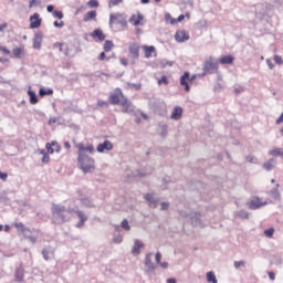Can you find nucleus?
I'll use <instances>...</instances> for the list:
<instances>
[{"label": "nucleus", "instance_id": "obj_60", "mask_svg": "<svg viewBox=\"0 0 283 283\" xmlns=\"http://www.w3.org/2000/svg\"><path fill=\"white\" fill-rule=\"evenodd\" d=\"M0 180H3V182H6L8 180V174L0 171Z\"/></svg>", "mask_w": 283, "mask_h": 283}, {"label": "nucleus", "instance_id": "obj_8", "mask_svg": "<svg viewBox=\"0 0 283 283\" xmlns=\"http://www.w3.org/2000/svg\"><path fill=\"white\" fill-rule=\"evenodd\" d=\"M129 57L133 60H138L140 56V44L133 42L128 44Z\"/></svg>", "mask_w": 283, "mask_h": 283}, {"label": "nucleus", "instance_id": "obj_25", "mask_svg": "<svg viewBox=\"0 0 283 283\" xmlns=\"http://www.w3.org/2000/svg\"><path fill=\"white\" fill-rule=\"evenodd\" d=\"M263 169H265V171H271V170L275 169V159L272 158V159L264 161Z\"/></svg>", "mask_w": 283, "mask_h": 283}, {"label": "nucleus", "instance_id": "obj_34", "mask_svg": "<svg viewBox=\"0 0 283 283\" xmlns=\"http://www.w3.org/2000/svg\"><path fill=\"white\" fill-rule=\"evenodd\" d=\"M206 277H207L208 283H218V279L216 277V273H213L212 271L207 272Z\"/></svg>", "mask_w": 283, "mask_h": 283}, {"label": "nucleus", "instance_id": "obj_53", "mask_svg": "<svg viewBox=\"0 0 283 283\" xmlns=\"http://www.w3.org/2000/svg\"><path fill=\"white\" fill-rule=\"evenodd\" d=\"M244 92V87L242 86H237L234 87V94L238 96Z\"/></svg>", "mask_w": 283, "mask_h": 283}, {"label": "nucleus", "instance_id": "obj_7", "mask_svg": "<svg viewBox=\"0 0 283 283\" xmlns=\"http://www.w3.org/2000/svg\"><path fill=\"white\" fill-rule=\"evenodd\" d=\"M129 23L135 28H138V25H145V15H143L140 11H137L129 18Z\"/></svg>", "mask_w": 283, "mask_h": 283}, {"label": "nucleus", "instance_id": "obj_59", "mask_svg": "<svg viewBox=\"0 0 283 283\" xmlns=\"http://www.w3.org/2000/svg\"><path fill=\"white\" fill-rule=\"evenodd\" d=\"M42 163H44L45 165H48V163H50V155L49 154H46V155H43V157H42Z\"/></svg>", "mask_w": 283, "mask_h": 283}, {"label": "nucleus", "instance_id": "obj_26", "mask_svg": "<svg viewBox=\"0 0 283 283\" xmlns=\"http://www.w3.org/2000/svg\"><path fill=\"white\" fill-rule=\"evenodd\" d=\"M97 13L96 11H88L84 14L83 21L87 23V21H96Z\"/></svg>", "mask_w": 283, "mask_h": 283}, {"label": "nucleus", "instance_id": "obj_64", "mask_svg": "<svg viewBox=\"0 0 283 283\" xmlns=\"http://www.w3.org/2000/svg\"><path fill=\"white\" fill-rule=\"evenodd\" d=\"M221 90H222V86L220 85V83H217L214 85V92H221Z\"/></svg>", "mask_w": 283, "mask_h": 283}, {"label": "nucleus", "instance_id": "obj_4", "mask_svg": "<svg viewBox=\"0 0 283 283\" xmlns=\"http://www.w3.org/2000/svg\"><path fill=\"white\" fill-rule=\"evenodd\" d=\"M205 75H206L205 73L189 75V72H185V74L180 78V85H182L185 87L186 92H189V84L193 83L196 81V78H198V76L202 77Z\"/></svg>", "mask_w": 283, "mask_h": 283}, {"label": "nucleus", "instance_id": "obj_56", "mask_svg": "<svg viewBox=\"0 0 283 283\" xmlns=\"http://www.w3.org/2000/svg\"><path fill=\"white\" fill-rule=\"evenodd\" d=\"M0 52H2V54H6L7 56L10 54V50L2 45H0Z\"/></svg>", "mask_w": 283, "mask_h": 283}, {"label": "nucleus", "instance_id": "obj_23", "mask_svg": "<svg viewBox=\"0 0 283 283\" xmlns=\"http://www.w3.org/2000/svg\"><path fill=\"white\" fill-rule=\"evenodd\" d=\"M122 19H123V14H120V13H111L109 14V24L114 25L116 23H120Z\"/></svg>", "mask_w": 283, "mask_h": 283}, {"label": "nucleus", "instance_id": "obj_30", "mask_svg": "<svg viewBox=\"0 0 283 283\" xmlns=\"http://www.w3.org/2000/svg\"><path fill=\"white\" fill-rule=\"evenodd\" d=\"M280 184H276V187L273 188L272 190H270V196L274 199V200H280Z\"/></svg>", "mask_w": 283, "mask_h": 283}, {"label": "nucleus", "instance_id": "obj_16", "mask_svg": "<svg viewBox=\"0 0 283 283\" xmlns=\"http://www.w3.org/2000/svg\"><path fill=\"white\" fill-rule=\"evenodd\" d=\"M24 238L29 240L31 244H36V239L41 238V231L32 230L31 233H29L28 235H24Z\"/></svg>", "mask_w": 283, "mask_h": 283}, {"label": "nucleus", "instance_id": "obj_32", "mask_svg": "<svg viewBox=\"0 0 283 283\" xmlns=\"http://www.w3.org/2000/svg\"><path fill=\"white\" fill-rule=\"evenodd\" d=\"M92 36L94 39H98V41H105V35L103 34V31L99 29L94 30Z\"/></svg>", "mask_w": 283, "mask_h": 283}, {"label": "nucleus", "instance_id": "obj_28", "mask_svg": "<svg viewBox=\"0 0 283 283\" xmlns=\"http://www.w3.org/2000/svg\"><path fill=\"white\" fill-rule=\"evenodd\" d=\"M43 43V35L36 34L33 41V48L35 50H41V44Z\"/></svg>", "mask_w": 283, "mask_h": 283}, {"label": "nucleus", "instance_id": "obj_55", "mask_svg": "<svg viewBox=\"0 0 283 283\" xmlns=\"http://www.w3.org/2000/svg\"><path fill=\"white\" fill-rule=\"evenodd\" d=\"M53 25H54V28H64L65 27V22H63V21H54L53 22Z\"/></svg>", "mask_w": 283, "mask_h": 283}, {"label": "nucleus", "instance_id": "obj_20", "mask_svg": "<svg viewBox=\"0 0 283 283\" xmlns=\"http://www.w3.org/2000/svg\"><path fill=\"white\" fill-rule=\"evenodd\" d=\"M172 120H180L182 118V107L176 106L170 115Z\"/></svg>", "mask_w": 283, "mask_h": 283}, {"label": "nucleus", "instance_id": "obj_57", "mask_svg": "<svg viewBox=\"0 0 283 283\" xmlns=\"http://www.w3.org/2000/svg\"><path fill=\"white\" fill-rule=\"evenodd\" d=\"M97 107H107V102H105L103 99H98L97 101Z\"/></svg>", "mask_w": 283, "mask_h": 283}, {"label": "nucleus", "instance_id": "obj_49", "mask_svg": "<svg viewBox=\"0 0 283 283\" xmlns=\"http://www.w3.org/2000/svg\"><path fill=\"white\" fill-rule=\"evenodd\" d=\"M52 145H53L54 151H56V154H60L61 153V145H59L57 142H52Z\"/></svg>", "mask_w": 283, "mask_h": 283}, {"label": "nucleus", "instance_id": "obj_5", "mask_svg": "<svg viewBox=\"0 0 283 283\" xmlns=\"http://www.w3.org/2000/svg\"><path fill=\"white\" fill-rule=\"evenodd\" d=\"M266 205H269V199H263L260 197H252L248 202L249 209L252 210L262 209V207H266Z\"/></svg>", "mask_w": 283, "mask_h": 283}, {"label": "nucleus", "instance_id": "obj_24", "mask_svg": "<svg viewBox=\"0 0 283 283\" xmlns=\"http://www.w3.org/2000/svg\"><path fill=\"white\" fill-rule=\"evenodd\" d=\"M233 61H235V57H233V55H223L219 60V63H221V65H231L233 64Z\"/></svg>", "mask_w": 283, "mask_h": 283}, {"label": "nucleus", "instance_id": "obj_19", "mask_svg": "<svg viewBox=\"0 0 283 283\" xmlns=\"http://www.w3.org/2000/svg\"><path fill=\"white\" fill-rule=\"evenodd\" d=\"M13 59H23L25 56V46L14 48L12 51Z\"/></svg>", "mask_w": 283, "mask_h": 283}, {"label": "nucleus", "instance_id": "obj_54", "mask_svg": "<svg viewBox=\"0 0 283 283\" xmlns=\"http://www.w3.org/2000/svg\"><path fill=\"white\" fill-rule=\"evenodd\" d=\"M167 209H169V202H166V201L161 202L160 203V210L161 211H167Z\"/></svg>", "mask_w": 283, "mask_h": 283}, {"label": "nucleus", "instance_id": "obj_31", "mask_svg": "<svg viewBox=\"0 0 283 283\" xmlns=\"http://www.w3.org/2000/svg\"><path fill=\"white\" fill-rule=\"evenodd\" d=\"M29 97H30V104L31 105H36L39 103V97H36V93L32 90L28 91Z\"/></svg>", "mask_w": 283, "mask_h": 283}, {"label": "nucleus", "instance_id": "obj_48", "mask_svg": "<svg viewBox=\"0 0 283 283\" xmlns=\"http://www.w3.org/2000/svg\"><path fill=\"white\" fill-rule=\"evenodd\" d=\"M158 85H167L169 81L167 80V76L163 75L161 78L158 80Z\"/></svg>", "mask_w": 283, "mask_h": 283}, {"label": "nucleus", "instance_id": "obj_1", "mask_svg": "<svg viewBox=\"0 0 283 283\" xmlns=\"http://www.w3.org/2000/svg\"><path fill=\"white\" fill-rule=\"evenodd\" d=\"M77 149V167L83 174H94L96 171V161L87 154H94V146H85L82 143L75 144Z\"/></svg>", "mask_w": 283, "mask_h": 283}, {"label": "nucleus", "instance_id": "obj_52", "mask_svg": "<svg viewBox=\"0 0 283 283\" xmlns=\"http://www.w3.org/2000/svg\"><path fill=\"white\" fill-rule=\"evenodd\" d=\"M274 62L276 63V65H283L282 56L274 55Z\"/></svg>", "mask_w": 283, "mask_h": 283}, {"label": "nucleus", "instance_id": "obj_40", "mask_svg": "<svg viewBox=\"0 0 283 283\" xmlns=\"http://www.w3.org/2000/svg\"><path fill=\"white\" fill-rule=\"evenodd\" d=\"M15 279L18 280V282H23V269L19 268L15 271Z\"/></svg>", "mask_w": 283, "mask_h": 283}, {"label": "nucleus", "instance_id": "obj_9", "mask_svg": "<svg viewBox=\"0 0 283 283\" xmlns=\"http://www.w3.org/2000/svg\"><path fill=\"white\" fill-rule=\"evenodd\" d=\"M29 21H30V29L36 30L43 23V18L41 17V14L35 12L32 15H30Z\"/></svg>", "mask_w": 283, "mask_h": 283}, {"label": "nucleus", "instance_id": "obj_51", "mask_svg": "<svg viewBox=\"0 0 283 283\" xmlns=\"http://www.w3.org/2000/svg\"><path fill=\"white\" fill-rule=\"evenodd\" d=\"M45 148L48 149V154H54V146L52 145V143H48L45 145Z\"/></svg>", "mask_w": 283, "mask_h": 283}, {"label": "nucleus", "instance_id": "obj_15", "mask_svg": "<svg viewBox=\"0 0 283 283\" xmlns=\"http://www.w3.org/2000/svg\"><path fill=\"white\" fill-rule=\"evenodd\" d=\"M112 149H114V145L109 140H105L97 146L98 154H103V151H112Z\"/></svg>", "mask_w": 283, "mask_h": 283}, {"label": "nucleus", "instance_id": "obj_41", "mask_svg": "<svg viewBox=\"0 0 283 283\" xmlns=\"http://www.w3.org/2000/svg\"><path fill=\"white\" fill-rule=\"evenodd\" d=\"M247 163H250L251 165H258V158L253 155L245 157Z\"/></svg>", "mask_w": 283, "mask_h": 283}, {"label": "nucleus", "instance_id": "obj_63", "mask_svg": "<svg viewBox=\"0 0 283 283\" xmlns=\"http://www.w3.org/2000/svg\"><path fill=\"white\" fill-rule=\"evenodd\" d=\"M39 0H30L29 2V8H34V6H36Z\"/></svg>", "mask_w": 283, "mask_h": 283}, {"label": "nucleus", "instance_id": "obj_36", "mask_svg": "<svg viewBox=\"0 0 283 283\" xmlns=\"http://www.w3.org/2000/svg\"><path fill=\"white\" fill-rule=\"evenodd\" d=\"M81 202L82 207H86L88 209H92L94 207V202H92V200H90L88 198L82 199Z\"/></svg>", "mask_w": 283, "mask_h": 283}, {"label": "nucleus", "instance_id": "obj_29", "mask_svg": "<svg viewBox=\"0 0 283 283\" xmlns=\"http://www.w3.org/2000/svg\"><path fill=\"white\" fill-rule=\"evenodd\" d=\"M158 132H159V136H161V138L167 137V134H168V126H167V124L160 123Z\"/></svg>", "mask_w": 283, "mask_h": 283}, {"label": "nucleus", "instance_id": "obj_12", "mask_svg": "<svg viewBox=\"0 0 283 283\" xmlns=\"http://www.w3.org/2000/svg\"><path fill=\"white\" fill-rule=\"evenodd\" d=\"M175 40L177 43H185V41H189V33L185 30H178L175 34Z\"/></svg>", "mask_w": 283, "mask_h": 283}, {"label": "nucleus", "instance_id": "obj_22", "mask_svg": "<svg viewBox=\"0 0 283 283\" xmlns=\"http://www.w3.org/2000/svg\"><path fill=\"white\" fill-rule=\"evenodd\" d=\"M15 229L20 231L21 234L28 235L29 233H32V230L25 228V226L22 222L14 223Z\"/></svg>", "mask_w": 283, "mask_h": 283}, {"label": "nucleus", "instance_id": "obj_35", "mask_svg": "<svg viewBox=\"0 0 283 283\" xmlns=\"http://www.w3.org/2000/svg\"><path fill=\"white\" fill-rule=\"evenodd\" d=\"M269 156H273V157H277L281 156L283 157V148H274L272 150L269 151Z\"/></svg>", "mask_w": 283, "mask_h": 283}, {"label": "nucleus", "instance_id": "obj_6", "mask_svg": "<svg viewBox=\"0 0 283 283\" xmlns=\"http://www.w3.org/2000/svg\"><path fill=\"white\" fill-rule=\"evenodd\" d=\"M73 213H75L76 218L78 219V221L75 224V228L83 229L85 227V222L90 220V217H87V214L84 211L78 210L77 208H73Z\"/></svg>", "mask_w": 283, "mask_h": 283}, {"label": "nucleus", "instance_id": "obj_46", "mask_svg": "<svg viewBox=\"0 0 283 283\" xmlns=\"http://www.w3.org/2000/svg\"><path fill=\"white\" fill-rule=\"evenodd\" d=\"M88 8H98L99 3L98 0H90L87 2Z\"/></svg>", "mask_w": 283, "mask_h": 283}, {"label": "nucleus", "instance_id": "obj_14", "mask_svg": "<svg viewBox=\"0 0 283 283\" xmlns=\"http://www.w3.org/2000/svg\"><path fill=\"white\" fill-rule=\"evenodd\" d=\"M120 105L123 107L124 114H132V112H134V105H132V102L126 97L122 99Z\"/></svg>", "mask_w": 283, "mask_h": 283}, {"label": "nucleus", "instance_id": "obj_13", "mask_svg": "<svg viewBox=\"0 0 283 283\" xmlns=\"http://www.w3.org/2000/svg\"><path fill=\"white\" fill-rule=\"evenodd\" d=\"M151 258H154V253H148L145 258V266L147 268L148 273H154L156 271V265L151 262Z\"/></svg>", "mask_w": 283, "mask_h": 283}, {"label": "nucleus", "instance_id": "obj_10", "mask_svg": "<svg viewBox=\"0 0 283 283\" xmlns=\"http://www.w3.org/2000/svg\"><path fill=\"white\" fill-rule=\"evenodd\" d=\"M124 98L125 95H123V91H120V88H117L114 93H111L109 103L112 105H119V103H122Z\"/></svg>", "mask_w": 283, "mask_h": 283}, {"label": "nucleus", "instance_id": "obj_18", "mask_svg": "<svg viewBox=\"0 0 283 283\" xmlns=\"http://www.w3.org/2000/svg\"><path fill=\"white\" fill-rule=\"evenodd\" d=\"M145 200H147V202H149L150 207H158V197H156V195L154 193H146L144 196Z\"/></svg>", "mask_w": 283, "mask_h": 283}, {"label": "nucleus", "instance_id": "obj_43", "mask_svg": "<svg viewBox=\"0 0 283 283\" xmlns=\"http://www.w3.org/2000/svg\"><path fill=\"white\" fill-rule=\"evenodd\" d=\"M123 3V0H109L108 8H116V6H120Z\"/></svg>", "mask_w": 283, "mask_h": 283}, {"label": "nucleus", "instance_id": "obj_11", "mask_svg": "<svg viewBox=\"0 0 283 283\" xmlns=\"http://www.w3.org/2000/svg\"><path fill=\"white\" fill-rule=\"evenodd\" d=\"M142 49H143L145 59H153V57L157 56L156 46H154V45H144V46H142Z\"/></svg>", "mask_w": 283, "mask_h": 283}, {"label": "nucleus", "instance_id": "obj_33", "mask_svg": "<svg viewBox=\"0 0 283 283\" xmlns=\"http://www.w3.org/2000/svg\"><path fill=\"white\" fill-rule=\"evenodd\" d=\"M235 218H241V220H249V212L245 210H239L234 212Z\"/></svg>", "mask_w": 283, "mask_h": 283}, {"label": "nucleus", "instance_id": "obj_58", "mask_svg": "<svg viewBox=\"0 0 283 283\" xmlns=\"http://www.w3.org/2000/svg\"><path fill=\"white\" fill-rule=\"evenodd\" d=\"M155 260H156L157 264H160V260H163V254L160 252H157L155 255Z\"/></svg>", "mask_w": 283, "mask_h": 283}, {"label": "nucleus", "instance_id": "obj_27", "mask_svg": "<svg viewBox=\"0 0 283 283\" xmlns=\"http://www.w3.org/2000/svg\"><path fill=\"white\" fill-rule=\"evenodd\" d=\"M42 255L44 260H51V258L54 255V250H52V248H44L42 250Z\"/></svg>", "mask_w": 283, "mask_h": 283}, {"label": "nucleus", "instance_id": "obj_47", "mask_svg": "<svg viewBox=\"0 0 283 283\" xmlns=\"http://www.w3.org/2000/svg\"><path fill=\"white\" fill-rule=\"evenodd\" d=\"M247 266V262L244 261H234V269H240V268Z\"/></svg>", "mask_w": 283, "mask_h": 283}, {"label": "nucleus", "instance_id": "obj_42", "mask_svg": "<svg viewBox=\"0 0 283 283\" xmlns=\"http://www.w3.org/2000/svg\"><path fill=\"white\" fill-rule=\"evenodd\" d=\"M165 19L168 23H171V25H176V23H178V21H176V19H174L169 13L165 14Z\"/></svg>", "mask_w": 283, "mask_h": 283}, {"label": "nucleus", "instance_id": "obj_37", "mask_svg": "<svg viewBox=\"0 0 283 283\" xmlns=\"http://www.w3.org/2000/svg\"><path fill=\"white\" fill-rule=\"evenodd\" d=\"M39 94H40V96H50V95L54 94V91L52 88H48V90L40 88Z\"/></svg>", "mask_w": 283, "mask_h": 283}, {"label": "nucleus", "instance_id": "obj_50", "mask_svg": "<svg viewBox=\"0 0 283 283\" xmlns=\"http://www.w3.org/2000/svg\"><path fill=\"white\" fill-rule=\"evenodd\" d=\"M52 14L55 19H63V11H53Z\"/></svg>", "mask_w": 283, "mask_h": 283}, {"label": "nucleus", "instance_id": "obj_44", "mask_svg": "<svg viewBox=\"0 0 283 283\" xmlns=\"http://www.w3.org/2000/svg\"><path fill=\"white\" fill-rule=\"evenodd\" d=\"M264 235L265 238H273V233H275V229L274 228H270L268 230H264Z\"/></svg>", "mask_w": 283, "mask_h": 283}, {"label": "nucleus", "instance_id": "obj_45", "mask_svg": "<svg viewBox=\"0 0 283 283\" xmlns=\"http://www.w3.org/2000/svg\"><path fill=\"white\" fill-rule=\"evenodd\" d=\"M113 242H115V244H120V242H123V235L120 233L115 234L113 238Z\"/></svg>", "mask_w": 283, "mask_h": 283}, {"label": "nucleus", "instance_id": "obj_2", "mask_svg": "<svg viewBox=\"0 0 283 283\" xmlns=\"http://www.w3.org/2000/svg\"><path fill=\"white\" fill-rule=\"evenodd\" d=\"M51 212L52 221L54 222V224H64V222H70V220H72L74 208H67L63 205L53 203Z\"/></svg>", "mask_w": 283, "mask_h": 283}, {"label": "nucleus", "instance_id": "obj_62", "mask_svg": "<svg viewBox=\"0 0 283 283\" xmlns=\"http://www.w3.org/2000/svg\"><path fill=\"white\" fill-rule=\"evenodd\" d=\"M128 87H134L135 90H140L142 85H140V83H138V84L128 83Z\"/></svg>", "mask_w": 283, "mask_h": 283}, {"label": "nucleus", "instance_id": "obj_3", "mask_svg": "<svg viewBox=\"0 0 283 283\" xmlns=\"http://www.w3.org/2000/svg\"><path fill=\"white\" fill-rule=\"evenodd\" d=\"M182 218H189L190 224L196 229H205L208 222L205 220V216L200 212L192 211L191 209H185L179 211Z\"/></svg>", "mask_w": 283, "mask_h": 283}, {"label": "nucleus", "instance_id": "obj_38", "mask_svg": "<svg viewBox=\"0 0 283 283\" xmlns=\"http://www.w3.org/2000/svg\"><path fill=\"white\" fill-rule=\"evenodd\" d=\"M113 48H114V42H112L111 40L104 43V52H112Z\"/></svg>", "mask_w": 283, "mask_h": 283}, {"label": "nucleus", "instance_id": "obj_39", "mask_svg": "<svg viewBox=\"0 0 283 283\" xmlns=\"http://www.w3.org/2000/svg\"><path fill=\"white\" fill-rule=\"evenodd\" d=\"M120 227L124 229V231H132V226H129V221H127V219H124L120 222Z\"/></svg>", "mask_w": 283, "mask_h": 283}, {"label": "nucleus", "instance_id": "obj_17", "mask_svg": "<svg viewBox=\"0 0 283 283\" xmlns=\"http://www.w3.org/2000/svg\"><path fill=\"white\" fill-rule=\"evenodd\" d=\"M144 248H145V243H143V241L138 239L135 240L132 249L133 255H140V249H144Z\"/></svg>", "mask_w": 283, "mask_h": 283}, {"label": "nucleus", "instance_id": "obj_21", "mask_svg": "<svg viewBox=\"0 0 283 283\" xmlns=\"http://www.w3.org/2000/svg\"><path fill=\"white\" fill-rule=\"evenodd\" d=\"M205 67L206 70H218V61L210 57L208 61H206Z\"/></svg>", "mask_w": 283, "mask_h": 283}, {"label": "nucleus", "instance_id": "obj_61", "mask_svg": "<svg viewBox=\"0 0 283 283\" xmlns=\"http://www.w3.org/2000/svg\"><path fill=\"white\" fill-rule=\"evenodd\" d=\"M120 63L124 65V67H127V65H129V60H127L126 57H122Z\"/></svg>", "mask_w": 283, "mask_h": 283}]
</instances>
